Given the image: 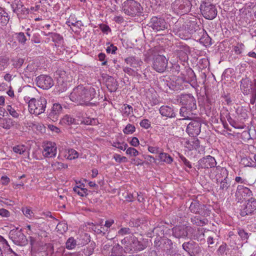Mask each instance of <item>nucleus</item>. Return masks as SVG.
<instances>
[{
  "label": "nucleus",
  "mask_w": 256,
  "mask_h": 256,
  "mask_svg": "<svg viewBox=\"0 0 256 256\" xmlns=\"http://www.w3.org/2000/svg\"><path fill=\"white\" fill-rule=\"evenodd\" d=\"M173 236L178 238H186L190 232L193 231V228L185 225L176 226L172 229Z\"/></svg>",
  "instance_id": "obj_14"
},
{
  "label": "nucleus",
  "mask_w": 256,
  "mask_h": 256,
  "mask_svg": "<svg viewBox=\"0 0 256 256\" xmlns=\"http://www.w3.org/2000/svg\"><path fill=\"white\" fill-rule=\"evenodd\" d=\"M52 38L56 45L57 44H61L63 42V38L60 34L53 32L52 34Z\"/></svg>",
  "instance_id": "obj_45"
},
{
  "label": "nucleus",
  "mask_w": 256,
  "mask_h": 256,
  "mask_svg": "<svg viewBox=\"0 0 256 256\" xmlns=\"http://www.w3.org/2000/svg\"><path fill=\"white\" fill-rule=\"evenodd\" d=\"M16 124V122L10 118H0V126L6 130H10Z\"/></svg>",
  "instance_id": "obj_26"
},
{
  "label": "nucleus",
  "mask_w": 256,
  "mask_h": 256,
  "mask_svg": "<svg viewBox=\"0 0 256 256\" xmlns=\"http://www.w3.org/2000/svg\"><path fill=\"white\" fill-rule=\"evenodd\" d=\"M214 172L216 173V174L214 176H213L212 174L211 175V178L216 179L217 183H218L219 181L221 180L228 178V172L225 168L221 167L220 166H216V168L214 170Z\"/></svg>",
  "instance_id": "obj_20"
},
{
  "label": "nucleus",
  "mask_w": 256,
  "mask_h": 256,
  "mask_svg": "<svg viewBox=\"0 0 256 256\" xmlns=\"http://www.w3.org/2000/svg\"><path fill=\"white\" fill-rule=\"evenodd\" d=\"M163 247L166 252V256H181L180 254L173 248V244L170 240L168 238L164 240Z\"/></svg>",
  "instance_id": "obj_19"
},
{
  "label": "nucleus",
  "mask_w": 256,
  "mask_h": 256,
  "mask_svg": "<svg viewBox=\"0 0 256 256\" xmlns=\"http://www.w3.org/2000/svg\"><path fill=\"white\" fill-rule=\"evenodd\" d=\"M196 108L182 106L180 110V114L183 117L182 118L178 120L179 121H183L186 120H192L193 118V110Z\"/></svg>",
  "instance_id": "obj_22"
},
{
  "label": "nucleus",
  "mask_w": 256,
  "mask_h": 256,
  "mask_svg": "<svg viewBox=\"0 0 256 256\" xmlns=\"http://www.w3.org/2000/svg\"><path fill=\"white\" fill-rule=\"evenodd\" d=\"M180 158L186 167L191 168H192L191 163L184 156H180Z\"/></svg>",
  "instance_id": "obj_64"
},
{
  "label": "nucleus",
  "mask_w": 256,
  "mask_h": 256,
  "mask_svg": "<svg viewBox=\"0 0 256 256\" xmlns=\"http://www.w3.org/2000/svg\"><path fill=\"white\" fill-rule=\"evenodd\" d=\"M56 228L58 230L61 232H65L67 229V226L64 223H59L57 226Z\"/></svg>",
  "instance_id": "obj_63"
},
{
  "label": "nucleus",
  "mask_w": 256,
  "mask_h": 256,
  "mask_svg": "<svg viewBox=\"0 0 256 256\" xmlns=\"http://www.w3.org/2000/svg\"><path fill=\"white\" fill-rule=\"evenodd\" d=\"M60 123L62 124H66L67 125H70L72 124H78V123L76 124L75 118L69 115H66L64 116V118L61 120Z\"/></svg>",
  "instance_id": "obj_37"
},
{
  "label": "nucleus",
  "mask_w": 256,
  "mask_h": 256,
  "mask_svg": "<svg viewBox=\"0 0 256 256\" xmlns=\"http://www.w3.org/2000/svg\"><path fill=\"white\" fill-rule=\"evenodd\" d=\"M164 226H156L154 228L152 232L158 236H162L164 235Z\"/></svg>",
  "instance_id": "obj_51"
},
{
  "label": "nucleus",
  "mask_w": 256,
  "mask_h": 256,
  "mask_svg": "<svg viewBox=\"0 0 256 256\" xmlns=\"http://www.w3.org/2000/svg\"><path fill=\"white\" fill-rule=\"evenodd\" d=\"M160 112L164 116L170 118L176 117V114L172 106H162L160 108Z\"/></svg>",
  "instance_id": "obj_25"
},
{
  "label": "nucleus",
  "mask_w": 256,
  "mask_h": 256,
  "mask_svg": "<svg viewBox=\"0 0 256 256\" xmlns=\"http://www.w3.org/2000/svg\"><path fill=\"white\" fill-rule=\"evenodd\" d=\"M96 92L94 88H86L82 85L75 87L70 95V100L78 104L86 106H94V102H90L96 96Z\"/></svg>",
  "instance_id": "obj_1"
},
{
  "label": "nucleus",
  "mask_w": 256,
  "mask_h": 256,
  "mask_svg": "<svg viewBox=\"0 0 256 256\" xmlns=\"http://www.w3.org/2000/svg\"><path fill=\"white\" fill-rule=\"evenodd\" d=\"M36 70V68L33 64H28L24 69L23 74L25 77L30 78L34 76V74Z\"/></svg>",
  "instance_id": "obj_31"
},
{
  "label": "nucleus",
  "mask_w": 256,
  "mask_h": 256,
  "mask_svg": "<svg viewBox=\"0 0 256 256\" xmlns=\"http://www.w3.org/2000/svg\"><path fill=\"white\" fill-rule=\"evenodd\" d=\"M118 50L116 46H114L113 44H111L110 46H108L106 48L107 53H112V54H116V50Z\"/></svg>",
  "instance_id": "obj_61"
},
{
  "label": "nucleus",
  "mask_w": 256,
  "mask_h": 256,
  "mask_svg": "<svg viewBox=\"0 0 256 256\" xmlns=\"http://www.w3.org/2000/svg\"><path fill=\"white\" fill-rule=\"evenodd\" d=\"M22 211L24 215L27 218H30L32 216V212L30 208H22Z\"/></svg>",
  "instance_id": "obj_57"
},
{
  "label": "nucleus",
  "mask_w": 256,
  "mask_h": 256,
  "mask_svg": "<svg viewBox=\"0 0 256 256\" xmlns=\"http://www.w3.org/2000/svg\"><path fill=\"white\" fill-rule=\"evenodd\" d=\"M6 110L12 117L18 118L19 116L18 112L11 106L8 105L6 106Z\"/></svg>",
  "instance_id": "obj_48"
},
{
  "label": "nucleus",
  "mask_w": 256,
  "mask_h": 256,
  "mask_svg": "<svg viewBox=\"0 0 256 256\" xmlns=\"http://www.w3.org/2000/svg\"><path fill=\"white\" fill-rule=\"evenodd\" d=\"M122 246L118 244L112 248L110 256H122Z\"/></svg>",
  "instance_id": "obj_39"
},
{
  "label": "nucleus",
  "mask_w": 256,
  "mask_h": 256,
  "mask_svg": "<svg viewBox=\"0 0 256 256\" xmlns=\"http://www.w3.org/2000/svg\"><path fill=\"white\" fill-rule=\"evenodd\" d=\"M182 247L190 256H196L202 252V248L199 244L192 240L184 242Z\"/></svg>",
  "instance_id": "obj_9"
},
{
  "label": "nucleus",
  "mask_w": 256,
  "mask_h": 256,
  "mask_svg": "<svg viewBox=\"0 0 256 256\" xmlns=\"http://www.w3.org/2000/svg\"><path fill=\"white\" fill-rule=\"evenodd\" d=\"M216 165V162L213 156H207L200 158L196 166V168H194L195 170L196 168L198 170L200 168H214Z\"/></svg>",
  "instance_id": "obj_11"
},
{
  "label": "nucleus",
  "mask_w": 256,
  "mask_h": 256,
  "mask_svg": "<svg viewBox=\"0 0 256 256\" xmlns=\"http://www.w3.org/2000/svg\"><path fill=\"white\" fill-rule=\"evenodd\" d=\"M12 6L14 12H24L26 8L24 6L22 2L20 0H14L12 4Z\"/></svg>",
  "instance_id": "obj_32"
},
{
  "label": "nucleus",
  "mask_w": 256,
  "mask_h": 256,
  "mask_svg": "<svg viewBox=\"0 0 256 256\" xmlns=\"http://www.w3.org/2000/svg\"><path fill=\"white\" fill-rule=\"evenodd\" d=\"M76 245V241L73 237L69 238L66 242V248L68 250L74 249Z\"/></svg>",
  "instance_id": "obj_38"
},
{
  "label": "nucleus",
  "mask_w": 256,
  "mask_h": 256,
  "mask_svg": "<svg viewBox=\"0 0 256 256\" xmlns=\"http://www.w3.org/2000/svg\"><path fill=\"white\" fill-rule=\"evenodd\" d=\"M200 36H198L197 38L200 40V42L204 43L205 44H210L211 38L204 30V34H200Z\"/></svg>",
  "instance_id": "obj_40"
},
{
  "label": "nucleus",
  "mask_w": 256,
  "mask_h": 256,
  "mask_svg": "<svg viewBox=\"0 0 256 256\" xmlns=\"http://www.w3.org/2000/svg\"><path fill=\"white\" fill-rule=\"evenodd\" d=\"M56 148L52 143L50 142L45 146L42 154L46 157L53 158L56 156Z\"/></svg>",
  "instance_id": "obj_23"
},
{
  "label": "nucleus",
  "mask_w": 256,
  "mask_h": 256,
  "mask_svg": "<svg viewBox=\"0 0 256 256\" xmlns=\"http://www.w3.org/2000/svg\"><path fill=\"white\" fill-rule=\"evenodd\" d=\"M124 13L130 16H138L142 14L143 8L140 4L134 0H126L122 4Z\"/></svg>",
  "instance_id": "obj_4"
},
{
  "label": "nucleus",
  "mask_w": 256,
  "mask_h": 256,
  "mask_svg": "<svg viewBox=\"0 0 256 256\" xmlns=\"http://www.w3.org/2000/svg\"><path fill=\"white\" fill-rule=\"evenodd\" d=\"M8 58L6 57H0V70H2L8 64Z\"/></svg>",
  "instance_id": "obj_54"
},
{
  "label": "nucleus",
  "mask_w": 256,
  "mask_h": 256,
  "mask_svg": "<svg viewBox=\"0 0 256 256\" xmlns=\"http://www.w3.org/2000/svg\"><path fill=\"white\" fill-rule=\"evenodd\" d=\"M114 158L116 162L119 163L122 162H126L128 161V159L126 156H121L120 155L118 154H115L114 156Z\"/></svg>",
  "instance_id": "obj_56"
},
{
  "label": "nucleus",
  "mask_w": 256,
  "mask_h": 256,
  "mask_svg": "<svg viewBox=\"0 0 256 256\" xmlns=\"http://www.w3.org/2000/svg\"><path fill=\"white\" fill-rule=\"evenodd\" d=\"M184 26L185 32L194 34L196 38L198 37L196 35L200 36V34H204V29L200 27V24H198L196 18H193L191 20H186Z\"/></svg>",
  "instance_id": "obj_7"
},
{
  "label": "nucleus",
  "mask_w": 256,
  "mask_h": 256,
  "mask_svg": "<svg viewBox=\"0 0 256 256\" xmlns=\"http://www.w3.org/2000/svg\"><path fill=\"white\" fill-rule=\"evenodd\" d=\"M106 84L110 92H115L117 90L116 82L112 78L106 81Z\"/></svg>",
  "instance_id": "obj_35"
},
{
  "label": "nucleus",
  "mask_w": 256,
  "mask_h": 256,
  "mask_svg": "<svg viewBox=\"0 0 256 256\" xmlns=\"http://www.w3.org/2000/svg\"><path fill=\"white\" fill-rule=\"evenodd\" d=\"M118 232L119 235L123 236L124 234H130L131 231H130V230L128 228H121L118 231Z\"/></svg>",
  "instance_id": "obj_60"
},
{
  "label": "nucleus",
  "mask_w": 256,
  "mask_h": 256,
  "mask_svg": "<svg viewBox=\"0 0 256 256\" xmlns=\"http://www.w3.org/2000/svg\"><path fill=\"white\" fill-rule=\"evenodd\" d=\"M16 38L18 42L22 44H24L27 40L26 36L24 32H20L16 33Z\"/></svg>",
  "instance_id": "obj_46"
},
{
  "label": "nucleus",
  "mask_w": 256,
  "mask_h": 256,
  "mask_svg": "<svg viewBox=\"0 0 256 256\" xmlns=\"http://www.w3.org/2000/svg\"><path fill=\"white\" fill-rule=\"evenodd\" d=\"M9 21L8 14L5 10L0 6V22L3 24H6Z\"/></svg>",
  "instance_id": "obj_33"
},
{
  "label": "nucleus",
  "mask_w": 256,
  "mask_h": 256,
  "mask_svg": "<svg viewBox=\"0 0 256 256\" xmlns=\"http://www.w3.org/2000/svg\"><path fill=\"white\" fill-rule=\"evenodd\" d=\"M126 154L130 156H136L138 154L139 152L136 148L130 147L126 150Z\"/></svg>",
  "instance_id": "obj_55"
},
{
  "label": "nucleus",
  "mask_w": 256,
  "mask_h": 256,
  "mask_svg": "<svg viewBox=\"0 0 256 256\" xmlns=\"http://www.w3.org/2000/svg\"><path fill=\"white\" fill-rule=\"evenodd\" d=\"M192 4L190 0H175L171 8L173 12L178 15H184L191 10Z\"/></svg>",
  "instance_id": "obj_6"
},
{
  "label": "nucleus",
  "mask_w": 256,
  "mask_h": 256,
  "mask_svg": "<svg viewBox=\"0 0 256 256\" xmlns=\"http://www.w3.org/2000/svg\"><path fill=\"white\" fill-rule=\"evenodd\" d=\"M140 126L146 129H148L150 127V122L148 119H144L140 122Z\"/></svg>",
  "instance_id": "obj_58"
},
{
  "label": "nucleus",
  "mask_w": 256,
  "mask_h": 256,
  "mask_svg": "<svg viewBox=\"0 0 256 256\" xmlns=\"http://www.w3.org/2000/svg\"><path fill=\"white\" fill-rule=\"evenodd\" d=\"M122 108V115L125 116H129L133 112L132 106L128 104H124Z\"/></svg>",
  "instance_id": "obj_43"
},
{
  "label": "nucleus",
  "mask_w": 256,
  "mask_h": 256,
  "mask_svg": "<svg viewBox=\"0 0 256 256\" xmlns=\"http://www.w3.org/2000/svg\"><path fill=\"white\" fill-rule=\"evenodd\" d=\"M256 210V200L251 198L246 202L244 208L241 210L240 215L245 216L247 215L252 214Z\"/></svg>",
  "instance_id": "obj_17"
},
{
  "label": "nucleus",
  "mask_w": 256,
  "mask_h": 256,
  "mask_svg": "<svg viewBox=\"0 0 256 256\" xmlns=\"http://www.w3.org/2000/svg\"><path fill=\"white\" fill-rule=\"evenodd\" d=\"M36 85L44 90H48L54 86L52 78L47 75L42 74L38 76L36 80Z\"/></svg>",
  "instance_id": "obj_16"
},
{
  "label": "nucleus",
  "mask_w": 256,
  "mask_h": 256,
  "mask_svg": "<svg viewBox=\"0 0 256 256\" xmlns=\"http://www.w3.org/2000/svg\"><path fill=\"white\" fill-rule=\"evenodd\" d=\"M244 46L243 44H238L234 46L233 50L236 54H240L242 52V50L244 48Z\"/></svg>",
  "instance_id": "obj_49"
},
{
  "label": "nucleus",
  "mask_w": 256,
  "mask_h": 256,
  "mask_svg": "<svg viewBox=\"0 0 256 256\" xmlns=\"http://www.w3.org/2000/svg\"><path fill=\"white\" fill-rule=\"evenodd\" d=\"M177 100L184 106L196 108V99L192 94H181Z\"/></svg>",
  "instance_id": "obj_15"
},
{
  "label": "nucleus",
  "mask_w": 256,
  "mask_h": 256,
  "mask_svg": "<svg viewBox=\"0 0 256 256\" xmlns=\"http://www.w3.org/2000/svg\"><path fill=\"white\" fill-rule=\"evenodd\" d=\"M125 62L132 68H136L139 65V61L134 56H130L124 59Z\"/></svg>",
  "instance_id": "obj_36"
},
{
  "label": "nucleus",
  "mask_w": 256,
  "mask_h": 256,
  "mask_svg": "<svg viewBox=\"0 0 256 256\" xmlns=\"http://www.w3.org/2000/svg\"><path fill=\"white\" fill-rule=\"evenodd\" d=\"M94 252V248L92 246L86 247L78 252L79 256H90Z\"/></svg>",
  "instance_id": "obj_41"
},
{
  "label": "nucleus",
  "mask_w": 256,
  "mask_h": 256,
  "mask_svg": "<svg viewBox=\"0 0 256 256\" xmlns=\"http://www.w3.org/2000/svg\"><path fill=\"white\" fill-rule=\"evenodd\" d=\"M184 24H185V21L183 18L178 20L173 26L174 31L176 33L180 32L179 35H180V32H185Z\"/></svg>",
  "instance_id": "obj_27"
},
{
  "label": "nucleus",
  "mask_w": 256,
  "mask_h": 256,
  "mask_svg": "<svg viewBox=\"0 0 256 256\" xmlns=\"http://www.w3.org/2000/svg\"><path fill=\"white\" fill-rule=\"evenodd\" d=\"M52 166L56 169H60L68 167L67 165H65L63 163L58 162H54L53 164H52Z\"/></svg>",
  "instance_id": "obj_59"
},
{
  "label": "nucleus",
  "mask_w": 256,
  "mask_h": 256,
  "mask_svg": "<svg viewBox=\"0 0 256 256\" xmlns=\"http://www.w3.org/2000/svg\"><path fill=\"white\" fill-rule=\"evenodd\" d=\"M208 220L199 216H194L191 218V222L197 226H202L208 223Z\"/></svg>",
  "instance_id": "obj_30"
},
{
  "label": "nucleus",
  "mask_w": 256,
  "mask_h": 256,
  "mask_svg": "<svg viewBox=\"0 0 256 256\" xmlns=\"http://www.w3.org/2000/svg\"><path fill=\"white\" fill-rule=\"evenodd\" d=\"M148 26L156 32L164 30L167 28L168 24L165 20L158 16H153L151 18Z\"/></svg>",
  "instance_id": "obj_10"
},
{
  "label": "nucleus",
  "mask_w": 256,
  "mask_h": 256,
  "mask_svg": "<svg viewBox=\"0 0 256 256\" xmlns=\"http://www.w3.org/2000/svg\"><path fill=\"white\" fill-rule=\"evenodd\" d=\"M186 74L188 76V80L190 82L195 84L196 82V76L192 69L188 68L186 70Z\"/></svg>",
  "instance_id": "obj_44"
},
{
  "label": "nucleus",
  "mask_w": 256,
  "mask_h": 256,
  "mask_svg": "<svg viewBox=\"0 0 256 256\" xmlns=\"http://www.w3.org/2000/svg\"><path fill=\"white\" fill-rule=\"evenodd\" d=\"M200 10L202 16L207 20L214 19L218 13L216 6L210 0H203L200 6Z\"/></svg>",
  "instance_id": "obj_5"
},
{
  "label": "nucleus",
  "mask_w": 256,
  "mask_h": 256,
  "mask_svg": "<svg viewBox=\"0 0 256 256\" xmlns=\"http://www.w3.org/2000/svg\"><path fill=\"white\" fill-rule=\"evenodd\" d=\"M204 234L202 232V230H198V234H196L194 235V240H196L198 241L202 240V239H204Z\"/></svg>",
  "instance_id": "obj_62"
},
{
  "label": "nucleus",
  "mask_w": 256,
  "mask_h": 256,
  "mask_svg": "<svg viewBox=\"0 0 256 256\" xmlns=\"http://www.w3.org/2000/svg\"><path fill=\"white\" fill-rule=\"evenodd\" d=\"M112 146L122 150H125L128 146L127 144L120 143V142H114Z\"/></svg>",
  "instance_id": "obj_52"
},
{
  "label": "nucleus",
  "mask_w": 256,
  "mask_h": 256,
  "mask_svg": "<svg viewBox=\"0 0 256 256\" xmlns=\"http://www.w3.org/2000/svg\"><path fill=\"white\" fill-rule=\"evenodd\" d=\"M168 66V60L162 55H157L154 58L152 68L158 72H163Z\"/></svg>",
  "instance_id": "obj_13"
},
{
  "label": "nucleus",
  "mask_w": 256,
  "mask_h": 256,
  "mask_svg": "<svg viewBox=\"0 0 256 256\" xmlns=\"http://www.w3.org/2000/svg\"><path fill=\"white\" fill-rule=\"evenodd\" d=\"M26 150V148L24 145H18L13 148V151L17 154H22Z\"/></svg>",
  "instance_id": "obj_50"
},
{
  "label": "nucleus",
  "mask_w": 256,
  "mask_h": 256,
  "mask_svg": "<svg viewBox=\"0 0 256 256\" xmlns=\"http://www.w3.org/2000/svg\"><path fill=\"white\" fill-rule=\"evenodd\" d=\"M24 100L28 101V108L30 114L38 116L45 112L47 101L44 98L40 97L39 98L36 99L25 97Z\"/></svg>",
  "instance_id": "obj_2"
},
{
  "label": "nucleus",
  "mask_w": 256,
  "mask_h": 256,
  "mask_svg": "<svg viewBox=\"0 0 256 256\" xmlns=\"http://www.w3.org/2000/svg\"><path fill=\"white\" fill-rule=\"evenodd\" d=\"M238 234L242 240L246 241L249 237L248 233L242 229H240L238 230Z\"/></svg>",
  "instance_id": "obj_53"
},
{
  "label": "nucleus",
  "mask_w": 256,
  "mask_h": 256,
  "mask_svg": "<svg viewBox=\"0 0 256 256\" xmlns=\"http://www.w3.org/2000/svg\"><path fill=\"white\" fill-rule=\"evenodd\" d=\"M74 191L81 196H86L88 195V190L84 188L76 186L73 188Z\"/></svg>",
  "instance_id": "obj_42"
},
{
  "label": "nucleus",
  "mask_w": 256,
  "mask_h": 256,
  "mask_svg": "<svg viewBox=\"0 0 256 256\" xmlns=\"http://www.w3.org/2000/svg\"><path fill=\"white\" fill-rule=\"evenodd\" d=\"M129 239L130 245L134 250L141 251L146 248V246L142 242L139 241L133 234L129 236Z\"/></svg>",
  "instance_id": "obj_21"
},
{
  "label": "nucleus",
  "mask_w": 256,
  "mask_h": 256,
  "mask_svg": "<svg viewBox=\"0 0 256 256\" xmlns=\"http://www.w3.org/2000/svg\"><path fill=\"white\" fill-rule=\"evenodd\" d=\"M136 130V128L134 126L128 124L126 125V128L124 129L123 132L126 134H132Z\"/></svg>",
  "instance_id": "obj_47"
},
{
  "label": "nucleus",
  "mask_w": 256,
  "mask_h": 256,
  "mask_svg": "<svg viewBox=\"0 0 256 256\" xmlns=\"http://www.w3.org/2000/svg\"><path fill=\"white\" fill-rule=\"evenodd\" d=\"M9 238L16 244L22 246L27 244V239L24 234L22 233V229L18 228L10 230Z\"/></svg>",
  "instance_id": "obj_8"
},
{
  "label": "nucleus",
  "mask_w": 256,
  "mask_h": 256,
  "mask_svg": "<svg viewBox=\"0 0 256 256\" xmlns=\"http://www.w3.org/2000/svg\"><path fill=\"white\" fill-rule=\"evenodd\" d=\"M62 108L61 104L55 103L53 104L50 112H49L48 116L52 120H56L58 116L62 113Z\"/></svg>",
  "instance_id": "obj_24"
},
{
  "label": "nucleus",
  "mask_w": 256,
  "mask_h": 256,
  "mask_svg": "<svg viewBox=\"0 0 256 256\" xmlns=\"http://www.w3.org/2000/svg\"><path fill=\"white\" fill-rule=\"evenodd\" d=\"M160 161L170 164L172 162L173 159L172 157L167 153L160 152L158 155Z\"/></svg>",
  "instance_id": "obj_34"
},
{
  "label": "nucleus",
  "mask_w": 256,
  "mask_h": 256,
  "mask_svg": "<svg viewBox=\"0 0 256 256\" xmlns=\"http://www.w3.org/2000/svg\"><path fill=\"white\" fill-rule=\"evenodd\" d=\"M252 194V191L247 187H245L242 185H238L237 186L236 195L238 196H250Z\"/></svg>",
  "instance_id": "obj_28"
},
{
  "label": "nucleus",
  "mask_w": 256,
  "mask_h": 256,
  "mask_svg": "<svg viewBox=\"0 0 256 256\" xmlns=\"http://www.w3.org/2000/svg\"><path fill=\"white\" fill-rule=\"evenodd\" d=\"M240 90L244 95H250V103L254 104L256 100V79L252 81L245 76L240 81Z\"/></svg>",
  "instance_id": "obj_3"
},
{
  "label": "nucleus",
  "mask_w": 256,
  "mask_h": 256,
  "mask_svg": "<svg viewBox=\"0 0 256 256\" xmlns=\"http://www.w3.org/2000/svg\"><path fill=\"white\" fill-rule=\"evenodd\" d=\"M190 120L191 122L188 124L186 132L190 136H196L201 131V121L199 118Z\"/></svg>",
  "instance_id": "obj_12"
},
{
  "label": "nucleus",
  "mask_w": 256,
  "mask_h": 256,
  "mask_svg": "<svg viewBox=\"0 0 256 256\" xmlns=\"http://www.w3.org/2000/svg\"><path fill=\"white\" fill-rule=\"evenodd\" d=\"M206 207V205L200 204L198 200H194L191 202L189 209L192 213L204 216L206 214V212H204Z\"/></svg>",
  "instance_id": "obj_18"
},
{
  "label": "nucleus",
  "mask_w": 256,
  "mask_h": 256,
  "mask_svg": "<svg viewBox=\"0 0 256 256\" xmlns=\"http://www.w3.org/2000/svg\"><path fill=\"white\" fill-rule=\"evenodd\" d=\"M220 188L219 190L222 192H224L228 190L231 185V181L228 178H224L219 181Z\"/></svg>",
  "instance_id": "obj_29"
}]
</instances>
